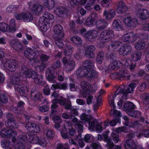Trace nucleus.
Returning a JSON list of instances; mask_svg holds the SVG:
<instances>
[{
  "label": "nucleus",
  "instance_id": "28",
  "mask_svg": "<svg viewBox=\"0 0 149 149\" xmlns=\"http://www.w3.org/2000/svg\"><path fill=\"white\" fill-rule=\"evenodd\" d=\"M113 29L117 31L121 30L123 28L122 24L119 20H115L112 24Z\"/></svg>",
  "mask_w": 149,
  "mask_h": 149
},
{
  "label": "nucleus",
  "instance_id": "31",
  "mask_svg": "<svg viewBox=\"0 0 149 149\" xmlns=\"http://www.w3.org/2000/svg\"><path fill=\"white\" fill-rule=\"evenodd\" d=\"M115 36L114 33L112 31L105 30L102 32L100 35L101 37H114Z\"/></svg>",
  "mask_w": 149,
  "mask_h": 149
},
{
  "label": "nucleus",
  "instance_id": "5",
  "mask_svg": "<svg viewBox=\"0 0 149 149\" xmlns=\"http://www.w3.org/2000/svg\"><path fill=\"white\" fill-rule=\"evenodd\" d=\"M35 54L34 50L30 48H27L24 53L25 56L30 61H33L34 63H37L39 61V60L34 55Z\"/></svg>",
  "mask_w": 149,
  "mask_h": 149
},
{
  "label": "nucleus",
  "instance_id": "47",
  "mask_svg": "<svg viewBox=\"0 0 149 149\" xmlns=\"http://www.w3.org/2000/svg\"><path fill=\"white\" fill-rule=\"evenodd\" d=\"M128 114L131 116L135 118H139L141 116V112L138 111H131L128 112Z\"/></svg>",
  "mask_w": 149,
  "mask_h": 149
},
{
  "label": "nucleus",
  "instance_id": "61",
  "mask_svg": "<svg viewBox=\"0 0 149 149\" xmlns=\"http://www.w3.org/2000/svg\"><path fill=\"white\" fill-rule=\"evenodd\" d=\"M44 94L46 95H49L50 93V90L48 85H46L43 89Z\"/></svg>",
  "mask_w": 149,
  "mask_h": 149
},
{
  "label": "nucleus",
  "instance_id": "52",
  "mask_svg": "<svg viewBox=\"0 0 149 149\" xmlns=\"http://www.w3.org/2000/svg\"><path fill=\"white\" fill-rule=\"evenodd\" d=\"M80 118L82 120H84L87 122H89L91 118L90 116L86 115L85 113H83L80 116Z\"/></svg>",
  "mask_w": 149,
  "mask_h": 149
},
{
  "label": "nucleus",
  "instance_id": "50",
  "mask_svg": "<svg viewBox=\"0 0 149 149\" xmlns=\"http://www.w3.org/2000/svg\"><path fill=\"white\" fill-rule=\"evenodd\" d=\"M119 93L122 94L125 97H127V93L126 92L125 89H123L121 87L118 88L115 92L114 95H115L116 96V95H118Z\"/></svg>",
  "mask_w": 149,
  "mask_h": 149
},
{
  "label": "nucleus",
  "instance_id": "29",
  "mask_svg": "<svg viewBox=\"0 0 149 149\" xmlns=\"http://www.w3.org/2000/svg\"><path fill=\"white\" fill-rule=\"evenodd\" d=\"M5 125L7 127L12 129L17 128L18 126V123L15 120L12 121H6Z\"/></svg>",
  "mask_w": 149,
  "mask_h": 149
},
{
  "label": "nucleus",
  "instance_id": "64",
  "mask_svg": "<svg viewBox=\"0 0 149 149\" xmlns=\"http://www.w3.org/2000/svg\"><path fill=\"white\" fill-rule=\"evenodd\" d=\"M10 144V142L7 140H5L1 144L3 147L5 148H8Z\"/></svg>",
  "mask_w": 149,
  "mask_h": 149
},
{
  "label": "nucleus",
  "instance_id": "59",
  "mask_svg": "<svg viewBox=\"0 0 149 149\" xmlns=\"http://www.w3.org/2000/svg\"><path fill=\"white\" fill-rule=\"evenodd\" d=\"M8 99L7 96L3 94L0 93V102L3 103L7 102Z\"/></svg>",
  "mask_w": 149,
  "mask_h": 149
},
{
  "label": "nucleus",
  "instance_id": "53",
  "mask_svg": "<svg viewBox=\"0 0 149 149\" xmlns=\"http://www.w3.org/2000/svg\"><path fill=\"white\" fill-rule=\"evenodd\" d=\"M75 127L77 128L78 131L81 132L83 129V123L80 121H77L75 124Z\"/></svg>",
  "mask_w": 149,
  "mask_h": 149
},
{
  "label": "nucleus",
  "instance_id": "6",
  "mask_svg": "<svg viewBox=\"0 0 149 149\" xmlns=\"http://www.w3.org/2000/svg\"><path fill=\"white\" fill-rule=\"evenodd\" d=\"M96 28L98 30L102 31L106 29L108 23L104 19H100L95 22Z\"/></svg>",
  "mask_w": 149,
  "mask_h": 149
},
{
  "label": "nucleus",
  "instance_id": "19",
  "mask_svg": "<svg viewBox=\"0 0 149 149\" xmlns=\"http://www.w3.org/2000/svg\"><path fill=\"white\" fill-rule=\"evenodd\" d=\"M15 89L21 95H23L24 94L26 91H28L26 87L23 85L18 84L15 86Z\"/></svg>",
  "mask_w": 149,
  "mask_h": 149
},
{
  "label": "nucleus",
  "instance_id": "17",
  "mask_svg": "<svg viewBox=\"0 0 149 149\" xmlns=\"http://www.w3.org/2000/svg\"><path fill=\"white\" fill-rule=\"evenodd\" d=\"M63 30V28L61 26L57 24L54 27V31L56 35L61 37H63L64 36V33Z\"/></svg>",
  "mask_w": 149,
  "mask_h": 149
},
{
  "label": "nucleus",
  "instance_id": "15",
  "mask_svg": "<svg viewBox=\"0 0 149 149\" xmlns=\"http://www.w3.org/2000/svg\"><path fill=\"white\" fill-rule=\"evenodd\" d=\"M132 50L131 46L127 45H124L120 49L119 53L120 54L127 55L129 54Z\"/></svg>",
  "mask_w": 149,
  "mask_h": 149
},
{
  "label": "nucleus",
  "instance_id": "7",
  "mask_svg": "<svg viewBox=\"0 0 149 149\" xmlns=\"http://www.w3.org/2000/svg\"><path fill=\"white\" fill-rule=\"evenodd\" d=\"M17 134L16 131L5 128L1 131L0 135L2 137L6 138L11 136H16Z\"/></svg>",
  "mask_w": 149,
  "mask_h": 149
},
{
  "label": "nucleus",
  "instance_id": "9",
  "mask_svg": "<svg viewBox=\"0 0 149 149\" xmlns=\"http://www.w3.org/2000/svg\"><path fill=\"white\" fill-rule=\"evenodd\" d=\"M10 45L14 50L18 52H21L23 50L22 44L16 39L11 40Z\"/></svg>",
  "mask_w": 149,
  "mask_h": 149
},
{
  "label": "nucleus",
  "instance_id": "20",
  "mask_svg": "<svg viewBox=\"0 0 149 149\" xmlns=\"http://www.w3.org/2000/svg\"><path fill=\"white\" fill-rule=\"evenodd\" d=\"M46 76L49 82L53 83L56 82V77L52 72V71L49 68L46 71Z\"/></svg>",
  "mask_w": 149,
  "mask_h": 149
},
{
  "label": "nucleus",
  "instance_id": "39",
  "mask_svg": "<svg viewBox=\"0 0 149 149\" xmlns=\"http://www.w3.org/2000/svg\"><path fill=\"white\" fill-rule=\"evenodd\" d=\"M93 66V64L90 60L88 59L84 61L83 63L82 67L86 69H91Z\"/></svg>",
  "mask_w": 149,
  "mask_h": 149
},
{
  "label": "nucleus",
  "instance_id": "26",
  "mask_svg": "<svg viewBox=\"0 0 149 149\" xmlns=\"http://www.w3.org/2000/svg\"><path fill=\"white\" fill-rule=\"evenodd\" d=\"M115 12L113 10H111L109 11H108L106 10H104L103 15L105 17L106 19L109 20L113 18L115 16Z\"/></svg>",
  "mask_w": 149,
  "mask_h": 149
},
{
  "label": "nucleus",
  "instance_id": "48",
  "mask_svg": "<svg viewBox=\"0 0 149 149\" xmlns=\"http://www.w3.org/2000/svg\"><path fill=\"white\" fill-rule=\"evenodd\" d=\"M147 88V85L145 82H142L139 84L138 87V91L141 92L144 91Z\"/></svg>",
  "mask_w": 149,
  "mask_h": 149
},
{
  "label": "nucleus",
  "instance_id": "55",
  "mask_svg": "<svg viewBox=\"0 0 149 149\" xmlns=\"http://www.w3.org/2000/svg\"><path fill=\"white\" fill-rule=\"evenodd\" d=\"M48 21L49 20L53 19L54 18V16L51 13L45 12L43 16Z\"/></svg>",
  "mask_w": 149,
  "mask_h": 149
},
{
  "label": "nucleus",
  "instance_id": "16",
  "mask_svg": "<svg viewBox=\"0 0 149 149\" xmlns=\"http://www.w3.org/2000/svg\"><path fill=\"white\" fill-rule=\"evenodd\" d=\"M124 143V147L126 149H134L137 146L134 141L131 139H127Z\"/></svg>",
  "mask_w": 149,
  "mask_h": 149
},
{
  "label": "nucleus",
  "instance_id": "46",
  "mask_svg": "<svg viewBox=\"0 0 149 149\" xmlns=\"http://www.w3.org/2000/svg\"><path fill=\"white\" fill-rule=\"evenodd\" d=\"M52 86L55 89H65L67 88V84L65 83L53 84L52 85Z\"/></svg>",
  "mask_w": 149,
  "mask_h": 149
},
{
  "label": "nucleus",
  "instance_id": "34",
  "mask_svg": "<svg viewBox=\"0 0 149 149\" xmlns=\"http://www.w3.org/2000/svg\"><path fill=\"white\" fill-rule=\"evenodd\" d=\"M145 45V43L144 41L140 40L136 43L135 47L136 50H140L143 49L144 48Z\"/></svg>",
  "mask_w": 149,
  "mask_h": 149
},
{
  "label": "nucleus",
  "instance_id": "25",
  "mask_svg": "<svg viewBox=\"0 0 149 149\" xmlns=\"http://www.w3.org/2000/svg\"><path fill=\"white\" fill-rule=\"evenodd\" d=\"M121 62L123 64L127 66L131 70H133L136 66V65L133 64L129 59H124L122 60Z\"/></svg>",
  "mask_w": 149,
  "mask_h": 149
},
{
  "label": "nucleus",
  "instance_id": "44",
  "mask_svg": "<svg viewBox=\"0 0 149 149\" xmlns=\"http://www.w3.org/2000/svg\"><path fill=\"white\" fill-rule=\"evenodd\" d=\"M104 56V53L102 51H100L98 54L96 61L99 64H101L102 61Z\"/></svg>",
  "mask_w": 149,
  "mask_h": 149
},
{
  "label": "nucleus",
  "instance_id": "4",
  "mask_svg": "<svg viewBox=\"0 0 149 149\" xmlns=\"http://www.w3.org/2000/svg\"><path fill=\"white\" fill-rule=\"evenodd\" d=\"M31 86L33 87L31 91V97L32 100L36 101H43V97L42 95L40 93L36 91V88L33 85Z\"/></svg>",
  "mask_w": 149,
  "mask_h": 149
},
{
  "label": "nucleus",
  "instance_id": "14",
  "mask_svg": "<svg viewBox=\"0 0 149 149\" xmlns=\"http://www.w3.org/2000/svg\"><path fill=\"white\" fill-rule=\"evenodd\" d=\"M10 28H8V25L4 23H0V30L3 32L4 31H10V29H11L10 27H14L15 26V20L12 19L10 21Z\"/></svg>",
  "mask_w": 149,
  "mask_h": 149
},
{
  "label": "nucleus",
  "instance_id": "60",
  "mask_svg": "<svg viewBox=\"0 0 149 149\" xmlns=\"http://www.w3.org/2000/svg\"><path fill=\"white\" fill-rule=\"evenodd\" d=\"M70 40L76 44L80 45L82 42L81 38H70Z\"/></svg>",
  "mask_w": 149,
  "mask_h": 149
},
{
  "label": "nucleus",
  "instance_id": "38",
  "mask_svg": "<svg viewBox=\"0 0 149 149\" xmlns=\"http://www.w3.org/2000/svg\"><path fill=\"white\" fill-rule=\"evenodd\" d=\"M32 15L29 12L23 13V19L25 22H30L33 20Z\"/></svg>",
  "mask_w": 149,
  "mask_h": 149
},
{
  "label": "nucleus",
  "instance_id": "62",
  "mask_svg": "<svg viewBox=\"0 0 149 149\" xmlns=\"http://www.w3.org/2000/svg\"><path fill=\"white\" fill-rule=\"evenodd\" d=\"M91 146L92 149H101V146L98 143H93L91 144Z\"/></svg>",
  "mask_w": 149,
  "mask_h": 149
},
{
  "label": "nucleus",
  "instance_id": "49",
  "mask_svg": "<svg viewBox=\"0 0 149 149\" xmlns=\"http://www.w3.org/2000/svg\"><path fill=\"white\" fill-rule=\"evenodd\" d=\"M42 76L38 75L36 73L35 78H33V79H34V82L36 83L40 84L42 83Z\"/></svg>",
  "mask_w": 149,
  "mask_h": 149
},
{
  "label": "nucleus",
  "instance_id": "3",
  "mask_svg": "<svg viewBox=\"0 0 149 149\" xmlns=\"http://www.w3.org/2000/svg\"><path fill=\"white\" fill-rule=\"evenodd\" d=\"M17 62L15 60H8L6 61L4 66L8 70L14 72L17 68Z\"/></svg>",
  "mask_w": 149,
  "mask_h": 149
},
{
  "label": "nucleus",
  "instance_id": "8",
  "mask_svg": "<svg viewBox=\"0 0 149 149\" xmlns=\"http://www.w3.org/2000/svg\"><path fill=\"white\" fill-rule=\"evenodd\" d=\"M25 127L28 131L33 132H38L40 131L39 126L36 124L31 122L27 123L25 125Z\"/></svg>",
  "mask_w": 149,
  "mask_h": 149
},
{
  "label": "nucleus",
  "instance_id": "54",
  "mask_svg": "<svg viewBox=\"0 0 149 149\" xmlns=\"http://www.w3.org/2000/svg\"><path fill=\"white\" fill-rule=\"evenodd\" d=\"M49 109V106L48 105H45L40 107L38 110L42 113H45L48 111Z\"/></svg>",
  "mask_w": 149,
  "mask_h": 149
},
{
  "label": "nucleus",
  "instance_id": "18",
  "mask_svg": "<svg viewBox=\"0 0 149 149\" xmlns=\"http://www.w3.org/2000/svg\"><path fill=\"white\" fill-rule=\"evenodd\" d=\"M42 6L39 4H34L31 9V12L33 15H36L41 13Z\"/></svg>",
  "mask_w": 149,
  "mask_h": 149
},
{
  "label": "nucleus",
  "instance_id": "30",
  "mask_svg": "<svg viewBox=\"0 0 149 149\" xmlns=\"http://www.w3.org/2000/svg\"><path fill=\"white\" fill-rule=\"evenodd\" d=\"M87 69L81 66L77 70L76 74L79 78L86 77Z\"/></svg>",
  "mask_w": 149,
  "mask_h": 149
},
{
  "label": "nucleus",
  "instance_id": "2",
  "mask_svg": "<svg viewBox=\"0 0 149 149\" xmlns=\"http://www.w3.org/2000/svg\"><path fill=\"white\" fill-rule=\"evenodd\" d=\"M62 61L67 71H70L74 68L76 64L73 60H69L67 57H65L63 58Z\"/></svg>",
  "mask_w": 149,
  "mask_h": 149
},
{
  "label": "nucleus",
  "instance_id": "32",
  "mask_svg": "<svg viewBox=\"0 0 149 149\" xmlns=\"http://www.w3.org/2000/svg\"><path fill=\"white\" fill-rule=\"evenodd\" d=\"M114 109H111L110 115L112 116L113 118L117 121H119V118L121 116V113L116 110H114Z\"/></svg>",
  "mask_w": 149,
  "mask_h": 149
},
{
  "label": "nucleus",
  "instance_id": "35",
  "mask_svg": "<svg viewBox=\"0 0 149 149\" xmlns=\"http://www.w3.org/2000/svg\"><path fill=\"white\" fill-rule=\"evenodd\" d=\"M122 44L120 42L114 41L112 42L111 45L109 46L108 49L109 50L113 51Z\"/></svg>",
  "mask_w": 149,
  "mask_h": 149
},
{
  "label": "nucleus",
  "instance_id": "10",
  "mask_svg": "<svg viewBox=\"0 0 149 149\" xmlns=\"http://www.w3.org/2000/svg\"><path fill=\"white\" fill-rule=\"evenodd\" d=\"M124 22L127 26L131 27L136 26L138 23V21L132 17H129L124 19Z\"/></svg>",
  "mask_w": 149,
  "mask_h": 149
},
{
  "label": "nucleus",
  "instance_id": "43",
  "mask_svg": "<svg viewBox=\"0 0 149 149\" xmlns=\"http://www.w3.org/2000/svg\"><path fill=\"white\" fill-rule=\"evenodd\" d=\"M136 86V84L134 83H130L125 89L126 92L128 93H131L134 91V89Z\"/></svg>",
  "mask_w": 149,
  "mask_h": 149
},
{
  "label": "nucleus",
  "instance_id": "33",
  "mask_svg": "<svg viewBox=\"0 0 149 149\" xmlns=\"http://www.w3.org/2000/svg\"><path fill=\"white\" fill-rule=\"evenodd\" d=\"M141 53L139 52H132L131 54L132 60L135 61L139 60L141 58Z\"/></svg>",
  "mask_w": 149,
  "mask_h": 149
},
{
  "label": "nucleus",
  "instance_id": "37",
  "mask_svg": "<svg viewBox=\"0 0 149 149\" xmlns=\"http://www.w3.org/2000/svg\"><path fill=\"white\" fill-rule=\"evenodd\" d=\"M97 121L96 120H92L89 122L88 129L91 131H94L96 127Z\"/></svg>",
  "mask_w": 149,
  "mask_h": 149
},
{
  "label": "nucleus",
  "instance_id": "42",
  "mask_svg": "<svg viewBox=\"0 0 149 149\" xmlns=\"http://www.w3.org/2000/svg\"><path fill=\"white\" fill-rule=\"evenodd\" d=\"M72 47L71 45L67 46L65 48L64 53L66 57L68 56H71V55L72 53Z\"/></svg>",
  "mask_w": 149,
  "mask_h": 149
},
{
  "label": "nucleus",
  "instance_id": "40",
  "mask_svg": "<svg viewBox=\"0 0 149 149\" xmlns=\"http://www.w3.org/2000/svg\"><path fill=\"white\" fill-rule=\"evenodd\" d=\"M119 75L121 77L124 78L125 80H128L130 79V74L127 71H120L119 72Z\"/></svg>",
  "mask_w": 149,
  "mask_h": 149
},
{
  "label": "nucleus",
  "instance_id": "24",
  "mask_svg": "<svg viewBox=\"0 0 149 149\" xmlns=\"http://www.w3.org/2000/svg\"><path fill=\"white\" fill-rule=\"evenodd\" d=\"M54 12L58 15H62L67 14L68 10L65 7L62 6H58L55 8Z\"/></svg>",
  "mask_w": 149,
  "mask_h": 149
},
{
  "label": "nucleus",
  "instance_id": "13",
  "mask_svg": "<svg viewBox=\"0 0 149 149\" xmlns=\"http://www.w3.org/2000/svg\"><path fill=\"white\" fill-rule=\"evenodd\" d=\"M48 21L43 17H40L39 20L38 25L40 30L43 32L46 31L48 29L47 26Z\"/></svg>",
  "mask_w": 149,
  "mask_h": 149
},
{
  "label": "nucleus",
  "instance_id": "58",
  "mask_svg": "<svg viewBox=\"0 0 149 149\" xmlns=\"http://www.w3.org/2000/svg\"><path fill=\"white\" fill-rule=\"evenodd\" d=\"M114 97L113 95H110L108 97L109 103L110 106L113 107V109H114L115 108V105L114 104Z\"/></svg>",
  "mask_w": 149,
  "mask_h": 149
},
{
  "label": "nucleus",
  "instance_id": "12",
  "mask_svg": "<svg viewBox=\"0 0 149 149\" xmlns=\"http://www.w3.org/2000/svg\"><path fill=\"white\" fill-rule=\"evenodd\" d=\"M95 49V46L91 45L87 47L85 49V55L88 58H94L95 54L94 53Z\"/></svg>",
  "mask_w": 149,
  "mask_h": 149
},
{
  "label": "nucleus",
  "instance_id": "23",
  "mask_svg": "<svg viewBox=\"0 0 149 149\" xmlns=\"http://www.w3.org/2000/svg\"><path fill=\"white\" fill-rule=\"evenodd\" d=\"M135 108V105L131 102H126L124 104L123 107V110L128 113L132 111Z\"/></svg>",
  "mask_w": 149,
  "mask_h": 149
},
{
  "label": "nucleus",
  "instance_id": "51",
  "mask_svg": "<svg viewBox=\"0 0 149 149\" xmlns=\"http://www.w3.org/2000/svg\"><path fill=\"white\" fill-rule=\"evenodd\" d=\"M81 86L84 90L90 89L91 87L90 85L88 82L85 81H82L81 82Z\"/></svg>",
  "mask_w": 149,
  "mask_h": 149
},
{
  "label": "nucleus",
  "instance_id": "57",
  "mask_svg": "<svg viewBox=\"0 0 149 149\" xmlns=\"http://www.w3.org/2000/svg\"><path fill=\"white\" fill-rule=\"evenodd\" d=\"M111 136L113 141L115 143H118L120 140L119 135L116 133H112L111 134Z\"/></svg>",
  "mask_w": 149,
  "mask_h": 149
},
{
  "label": "nucleus",
  "instance_id": "27",
  "mask_svg": "<svg viewBox=\"0 0 149 149\" xmlns=\"http://www.w3.org/2000/svg\"><path fill=\"white\" fill-rule=\"evenodd\" d=\"M21 76L19 72L15 73L14 75L11 77V82L12 84L15 85H18L20 81V77Z\"/></svg>",
  "mask_w": 149,
  "mask_h": 149
},
{
  "label": "nucleus",
  "instance_id": "63",
  "mask_svg": "<svg viewBox=\"0 0 149 149\" xmlns=\"http://www.w3.org/2000/svg\"><path fill=\"white\" fill-rule=\"evenodd\" d=\"M107 144L106 145V146L108 148V149H111L114 146V144L113 142L110 139L106 141Z\"/></svg>",
  "mask_w": 149,
  "mask_h": 149
},
{
  "label": "nucleus",
  "instance_id": "36",
  "mask_svg": "<svg viewBox=\"0 0 149 149\" xmlns=\"http://www.w3.org/2000/svg\"><path fill=\"white\" fill-rule=\"evenodd\" d=\"M99 32L97 30H90L88 31L85 33V37H88L92 36L93 37H98L97 34Z\"/></svg>",
  "mask_w": 149,
  "mask_h": 149
},
{
  "label": "nucleus",
  "instance_id": "41",
  "mask_svg": "<svg viewBox=\"0 0 149 149\" xmlns=\"http://www.w3.org/2000/svg\"><path fill=\"white\" fill-rule=\"evenodd\" d=\"M96 72L91 69L87 70L86 77L88 78H92L95 76Z\"/></svg>",
  "mask_w": 149,
  "mask_h": 149
},
{
  "label": "nucleus",
  "instance_id": "11",
  "mask_svg": "<svg viewBox=\"0 0 149 149\" xmlns=\"http://www.w3.org/2000/svg\"><path fill=\"white\" fill-rule=\"evenodd\" d=\"M137 15L141 19L145 20L149 17V11L144 9H139L136 11Z\"/></svg>",
  "mask_w": 149,
  "mask_h": 149
},
{
  "label": "nucleus",
  "instance_id": "45",
  "mask_svg": "<svg viewBox=\"0 0 149 149\" xmlns=\"http://www.w3.org/2000/svg\"><path fill=\"white\" fill-rule=\"evenodd\" d=\"M50 56L47 54H40L39 59L42 62H45L47 61L50 58Z\"/></svg>",
  "mask_w": 149,
  "mask_h": 149
},
{
  "label": "nucleus",
  "instance_id": "1",
  "mask_svg": "<svg viewBox=\"0 0 149 149\" xmlns=\"http://www.w3.org/2000/svg\"><path fill=\"white\" fill-rule=\"evenodd\" d=\"M53 103L56 104L59 103L61 105H63L66 110H69L71 106V102L69 99H66L64 98L61 99L58 98L54 99L52 101Z\"/></svg>",
  "mask_w": 149,
  "mask_h": 149
},
{
  "label": "nucleus",
  "instance_id": "56",
  "mask_svg": "<svg viewBox=\"0 0 149 149\" xmlns=\"http://www.w3.org/2000/svg\"><path fill=\"white\" fill-rule=\"evenodd\" d=\"M56 44L60 48H62L63 44L61 38H54Z\"/></svg>",
  "mask_w": 149,
  "mask_h": 149
},
{
  "label": "nucleus",
  "instance_id": "21",
  "mask_svg": "<svg viewBox=\"0 0 149 149\" xmlns=\"http://www.w3.org/2000/svg\"><path fill=\"white\" fill-rule=\"evenodd\" d=\"M127 9V7L126 6L125 3L123 2L120 1L119 2L117 9L118 13H123L126 11Z\"/></svg>",
  "mask_w": 149,
  "mask_h": 149
},
{
  "label": "nucleus",
  "instance_id": "22",
  "mask_svg": "<svg viewBox=\"0 0 149 149\" xmlns=\"http://www.w3.org/2000/svg\"><path fill=\"white\" fill-rule=\"evenodd\" d=\"M23 73L24 74L26 77L28 78H35L36 75V73L34 71L29 70H24V68L23 66L22 67V71L21 73Z\"/></svg>",
  "mask_w": 149,
  "mask_h": 149
}]
</instances>
